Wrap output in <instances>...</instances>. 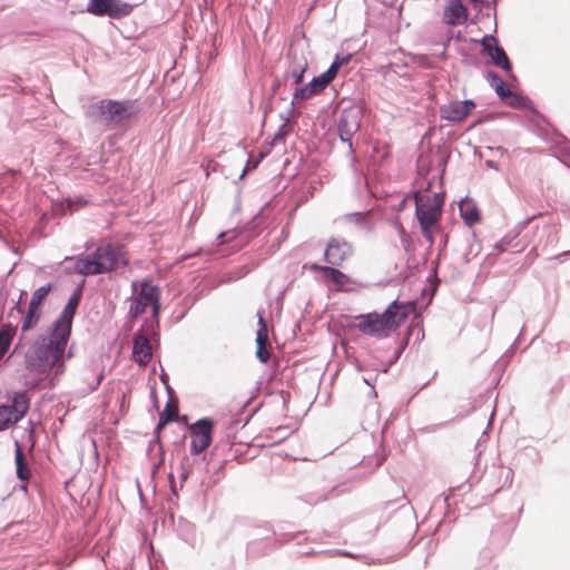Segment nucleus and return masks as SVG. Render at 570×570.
<instances>
[{
	"instance_id": "26",
	"label": "nucleus",
	"mask_w": 570,
	"mask_h": 570,
	"mask_svg": "<svg viewBox=\"0 0 570 570\" xmlns=\"http://www.w3.org/2000/svg\"><path fill=\"white\" fill-rule=\"evenodd\" d=\"M51 289H52L51 284H47V285H43V286L37 288L32 294L29 305H31L33 307L41 308L43 302L47 299Z\"/></svg>"
},
{
	"instance_id": "33",
	"label": "nucleus",
	"mask_w": 570,
	"mask_h": 570,
	"mask_svg": "<svg viewBox=\"0 0 570 570\" xmlns=\"http://www.w3.org/2000/svg\"><path fill=\"white\" fill-rule=\"evenodd\" d=\"M169 483H170V490H171L173 494L177 495V487H176V483H175L174 471H171L169 473Z\"/></svg>"
},
{
	"instance_id": "14",
	"label": "nucleus",
	"mask_w": 570,
	"mask_h": 570,
	"mask_svg": "<svg viewBox=\"0 0 570 570\" xmlns=\"http://www.w3.org/2000/svg\"><path fill=\"white\" fill-rule=\"evenodd\" d=\"M475 107L472 100L452 101L441 108V116L443 119L451 122L463 121Z\"/></svg>"
},
{
	"instance_id": "3",
	"label": "nucleus",
	"mask_w": 570,
	"mask_h": 570,
	"mask_svg": "<svg viewBox=\"0 0 570 570\" xmlns=\"http://www.w3.org/2000/svg\"><path fill=\"white\" fill-rule=\"evenodd\" d=\"M444 198L441 194L424 193L415 196V214L422 235L430 245L434 243V235L440 232Z\"/></svg>"
},
{
	"instance_id": "23",
	"label": "nucleus",
	"mask_w": 570,
	"mask_h": 570,
	"mask_svg": "<svg viewBox=\"0 0 570 570\" xmlns=\"http://www.w3.org/2000/svg\"><path fill=\"white\" fill-rule=\"evenodd\" d=\"M460 214L468 225H474L481 220L480 209L471 202H464L460 205Z\"/></svg>"
},
{
	"instance_id": "5",
	"label": "nucleus",
	"mask_w": 570,
	"mask_h": 570,
	"mask_svg": "<svg viewBox=\"0 0 570 570\" xmlns=\"http://www.w3.org/2000/svg\"><path fill=\"white\" fill-rule=\"evenodd\" d=\"M132 297L130 298L129 314L137 317L151 309L153 317L158 318L160 312V288L151 281H135L131 284Z\"/></svg>"
},
{
	"instance_id": "30",
	"label": "nucleus",
	"mask_w": 570,
	"mask_h": 570,
	"mask_svg": "<svg viewBox=\"0 0 570 570\" xmlns=\"http://www.w3.org/2000/svg\"><path fill=\"white\" fill-rule=\"evenodd\" d=\"M307 65L304 63L298 68H295L291 71L289 76L293 78L295 85H299L303 81L304 72L306 70Z\"/></svg>"
},
{
	"instance_id": "16",
	"label": "nucleus",
	"mask_w": 570,
	"mask_h": 570,
	"mask_svg": "<svg viewBox=\"0 0 570 570\" xmlns=\"http://www.w3.org/2000/svg\"><path fill=\"white\" fill-rule=\"evenodd\" d=\"M256 357L262 363H267L271 357L268 343V328L262 315H258V330L256 333Z\"/></svg>"
},
{
	"instance_id": "9",
	"label": "nucleus",
	"mask_w": 570,
	"mask_h": 570,
	"mask_svg": "<svg viewBox=\"0 0 570 570\" xmlns=\"http://www.w3.org/2000/svg\"><path fill=\"white\" fill-rule=\"evenodd\" d=\"M213 429L214 423L209 419H200L189 426L193 454H199L210 445Z\"/></svg>"
},
{
	"instance_id": "4",
	"label": "nucleus",
	"mask_w": 570,
	"mask_h": 570,
	"mask_svg": "<svg viewBox=\"0 0 570 570\" xmlns=\"http://www.w3.org/2000/svg\"><path fill=\"white\" fill-rule=\"evenodd\" d=\"M122 259L120 248L111 244L101 245L85 257H79L75 264L78 273L83 275L104 274L114 271Z\"/></svg>"
},
{
	"instance_id": "31",
	"label": "nucleus",
	"mask_w": 570,
	"mask_h": 570,
	"mask_svg": "<svg viewBox=\"0 0 570 570\" xmlns=\"http://www.w3.org/2000/svg\"><path fill=\"white\" fill-rule=\"evenodd\" d=\"M512 239H513L512 237L505 236L501 240H499L494 245L497 253L500 254V253H503L504 250H507L510 247Z\"/></svg>"
},
{
	"instance_id": "19",
	"label": "nucleus",
	"mask_w": 570,
	"mask_h": 570,
	"mask_svg": "<svg viewBox=\"0 0 570 570\" xmlns=\"http://www.w3.org/2000/svg\"><path fill=\"white\" fill-rule=\"evenodd\" d=\"M488 79L490 81L491 87L495 90L497 95L502 99L507 100L508 104L512 107H515L518 104V97L512 94L510 88L503 81V79L498 76L495 72H488Z\"/></svg>"
},
{
	"instance_id": "1",
	"label": "nucleus",
	"mask_w": 570,
	"mask_h": 570,
	"mask_svg": "<svg viewBox=\"0 0 570 570\" xmlns=\"http://www.w3.org/2000/svg\"><path fill=\"white\" fill-rule=\"evenodd\" d=\"M70 334L52 327L33 342L26 355L27 366L31 371L48 374L55 371L56 374L65 372V352Z\"/></svg>"
},
{
	"instance_id": "27",
	"label": "nucleus",
	"mask_w": 570,
	"mask_h": 570,
	"mask_svg": "<svg viewBox=\"0 0 570 570\" xmlns=\"http://www.w3.org/2000/svg\"><path fill=\"white\" fill-rule=\"evenodd\" d=\"M23 295H26L24 291L21 292L19 299L17 302H13V305L10 307L7 315V318H13L16 323L21 318V315L23 313L20 306V302Z\"/></svg>"
},
{
	"instance_id": "24",
	"label": "nucleus",
	"mask_w": 570,
	"mask_h": 570,
	"mask_svg": "<svg viewBox=\"0 0 570 570\" xmlns=\"http://www.w3.org/2000/svg\"><path fill=\"white\" fill-rule=\"evenodd\" d=\"M14 460H16V468H17V475L22 481H28L31 476L30 470L28 468L24 454L21 450V446L17 444L16 452H14Z\"/></svg>"
},
{
	"instance_id": "32",
	"label": "nucleus",
	"mask_w": 570,
	"mask_h": 570,
	"mask_svg": "<svg viewBox=\"0 0 570 570\" xmlns=\"http://www.w3.org/2000/svg\"><path fill=\"white\" fill-rule=\"evenodd\" d=\"M330 268V266L318 265V264H312L309 266L311 271L314 272H321L325 276V269Z\"/></svg>"
},
{
	"instance_id": "13",
	"label": "nucleus",
	"mask_w": 570,
	"mask_h": 570,
	"mask_svg": "<svg viewBox=\"0 0 570 570\" xmlns=\"http://www.w3.org/2000/svg\"><path fill=\"white\" fill-rule=\"evenodd\" d=\"M481 45L483 47L484 52H487L491 57L493 65L502 68L507 72H511V70H512L511 62H510L505 51L503 50V48H501L498 45V41L494 37L485 36L482 39Z\"/></svg>"
},
{
	"instance_id": "10",
	"label": "nucleus",
	"mask_w": 570,
	"mask_h": 570,
	"mask_svg": "<svg viewBox=\"0 0 570 570\" xmlns=\"http://www.w3.org/2000/svg\"><path fill=\"white\" fill-rule=\"evenodd\" d=\"M362 111L357 107L343 109L338 118V135L343 141L350 142L360 129Z\"/></svg>"
},
{
	"instance_id": "21",
	"label": "nucleus",
	"mask_w": 570,
	"mask_h": 570,
	"mask_svg": "<svg viewBox=\"0 0 570 570\" xmlns=\"http://www.w3.org/2000/svg\"><path fill=\"white\" fill-rule=\"evenodd\" d=\"M325 277L334 284L336 291H348V286L352 284L351 278L346 274L333 266L325 269Z\"/></svg>"
},
{
	"instance_id": "2",
	"label": "nucleus",
	"mask_w": 570,
	"mask_h": 570,
	"mask_svg": "<svg viewBox=\"0 0 570 570\" xmlns=\"http://www.w3.org/2000/svg\"><path fill=\"white\" fill-rule=\"evenodd\" d=\"M409 308L404 304L393 302L383 313H368L355 317V327L362 333L376 337H385L396 330L407 317Z\"/></svg>"
},
{
	"instance_id": "11",
	"label": "nucleus",
	"mask_w": 570,
	"mask_h": 570,
	"mask_svg": "<svg viewBox=\"0 0 570 570\" xmlns=\"http://www.w3.org/2000/svg\"><path fill=\"white\" fill-rule=\"evenodd\" d=\"M352 245L340 237H332L325 248L324 259L332 266H341L352 255Z\"/></svg>"
},
{
	"instance_id": "12",
	"label": "nucleus",
	"mask_w": 570,
	"mask_h": 570,
	"mask_svg": "<svg viewBox=\"0 0 570 570\" xmlns=\"http://www.w3.org/2000/svg\"><path fill=\"white\" fill-rule=\"evenodd\" d=\"M351 58V55H345L343 57L337 56L326 71L321 73L318 77H315L307 83L312 89V92L317 95L318 92L323 91L335 79L341 67L347 65Z\"/></svg>"
},
{
	"instance_id": "18",
	"label": "nucleus",
	"mask_w": 570,
	"mask_h": 570,
	"mask_svg": "<svg viewBox=\"0 0 570 570\" xmlns=\"http://www.w3.org/2000/svg\"><path fill=\"white\" fill-rule=\"evenodd\" d=\"M151 346L144 334H137L134 338L132 358L139 365H147L151 360Z\"/></svg>"
},
{
	"instance_id": "7",
	"label": "nucleus",
	"mask_w": 570,
	"mask_h": 570,
	"mask_svg": "<svg viewBox=\"0 0 570 570\" xmlns=\"http://www.w3.org/2000/svg\"><path fill=\"white\" fill-rule=\"evenodd\" d=\"M28 410L29 400L23 393L16 394L11 404L0 405V432L14 426Z\"/></svg>"
},
{
	"instance_id": "6",
	"label": "nucleus",
	"mask_w": 570,
	"mask_h": 570,
	"mask_svg": "<svg viewBox=\"0 0 570 570\" xmlns=\"http://www.w3.org/2000/svg\"><path fill=\"white\" fill-rule=\"evenodd\" d=\"M136 112L131 101L101 100L92 107V116L105 124H120Z\"/></svg>"
},
{
	"instance_id": "20",
	"label": "nucleus",
	"mask_w": 570,
	"mask_h": 570,
	"mask_svg": "<svg viewBox=\"0 0 570 570\" xmlns=\"http://www.w3.org/2000/svg\"><path fill=\"white\" fill-rule=\"evenodd\" d=\"M178 400L176 397H169L165 409L159 414V422L157 424V431L165 428L168 423L178 419Z\"/></svg>"
},
{
	"instance_id": "22",
	"label": "nucleus",
	"mask_w": 570,
	"mask_h": 570,
	"mask_svg": "<svg viewBox=\"0 0 570 570\" xmlns=\"http://www.w3.org/2000/svg\"><path fill=\"white\" fill-rule=\"evenodd\" d=\"M18 325L13 324L12 322L8 321L2 324V327L0 330V360L3 357V355L7 353L12 338L17 332Z\"/></svg>"
},
{
	"instance_id": "17",
	"label": "nucleus",
	"mask_w": 570,
	"mask_h": 570,
	"mask_svg": "<svg viewBox=\"0 0 570 570\" xmlns=\"http://www.w3.org/2000/svg\"><path fill=\"white\" fill-rule=\"evenodd\" d=\"M468 9L461 0H449L444 9V20L449 26L463 24L468 20Z\"/></svg>"
},
{
	"instance_id": "8",
	"label": "nucleus",
	"mask_w": 570,
	"mask_h": 570,
	"mask_svg": "<svg viewBox=\"0 0 570 570\" xmlns=\"http://www.w3.org/2000/svg\"><path fill=\"white\" fill-rule=\"evenodd\" d=\"M134 10L132 4L122 0H89L87 11L94 16L121 19Z\"/></svg>"
},
{
	"instance_id": "15",
	"label": "nucleus",
	"mask_w": 570,
	"mask_h": 570,
	"mask_svg": "<svg viewBox=\"0 0 570 570\" xmlns=\"http://www.w3.org/2000/svg\"><path fill=\"white\" fill-rule=\"evenodd\" d=\"M80 302V293H75L70 296L67 305L63 307L59 318L52 324L59 330H62L71 334L72 320L76 314V309Z\"/></svg>"
},
{
	"instance_id": "29",
	"label": "nucleus",
	"mask_w": 570,
	"mask_h": 570,
	"mask_svg": "<svg viewBox=\"0 0 570 570\" xmlns=\"http://www.w3.org/2000/svg\"><path fill=\"white\" fill-rule=\"evenodd\" d=\"M315 96L308 85L299 87L294 92V100H306Z\"/></svg>"
},
{
	"instance_id": "28",
	"label": "nucleus",
	"mask_w": 570,
	"mask_h": 570,
	"mask_svg": "<svg viewBox=\"0 0 570 570\" xmlns=\"http://www.w3.org/2000/svg\"><path fill=\"white\" fill-rule=\"evenodd\" d=\"M176 472L178 474V479L180 481V488L183 487V483L188 479L190 473V468L188 465V459L185 458L177 466Z\"/></svg>"
},
{
	"instance_id": "25",
	"label": "nucleus",
	"mask_w": 570,
	"mask_h": 570,
	"mask_svg": "<svg viewBox=\"0 0 570 570\" xmlns=\"http://www.w3.org/2000/svg\"><path fill=\"white\" fill-rule=\"evenodd\" d=\"M40 317L41 308L29 305L28 311L22 318L21 332L26 333L29 330H32L38 324Z\"/></svg>"
}]
</instances>
